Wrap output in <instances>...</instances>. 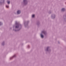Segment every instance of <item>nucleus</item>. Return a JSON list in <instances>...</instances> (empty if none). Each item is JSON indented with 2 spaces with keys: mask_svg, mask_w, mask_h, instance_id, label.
<instances>
[{
  "mask_svg": "<svg viewBox=\"0 0 66 66\" xmlns=\"http://www.w3.org/2000/svg\"><path fill=\"white\" fill-rule=\"evenodd\" d=\"M19 27V25L18 24H16V26L15 28H18Z\"/></svg>",
  "mask_w": 66,
  "mask_h": 66,
  "instance_id": "nucleus-2",
  "label": "nucleus"
},
{
  "mask_svg": "<svg viewBox=\"0 0 66 66\" xmlns=\"http://www.w3.org/2000/svg\"><path fill=\"white\" fill-rule=\"evenodd\" d=\"M48 48H49V47H47V51H48Z\"/></svg>",
  "mask_w": 66,
  "mask_h": 66,
  "instance_id": "nucleus-10",
  "label": "nucleus"
},
{
  "mask_svg": "<svg viewBox=\"0 0 66 66\" xmlns=\"http://www.w3.org/2000/svg\"><path fill=\"white\" fill-rule=\"evenodd\" d=\"M65 9H64V8H63L62 9V11H65Z\"/></svg>",
  "mask_w": 66,
  "mask_h": 66,
  "instance_id": "nucleus-4",
  "label": "nucleus"
},
{
  "mask_svg": "<svg viewBox=\"0 0 66 66\" xmlns=\"http://www.w3.org/2000/svg\"><path fill=\"white\" fill-rule=\"evenodd\" d=\"M6 7H7V8H8L9 7V6L6 5Z\"/></svg>",
  "mask_w": 66,
  "mask_h": 66,
  "instance_id": "nucleus-9",
  "label": "nucleus"
},
{
  "mask_svg": "<svg viewBox=\"0 0 66 66\" xmlns=\"http://www.w3.org/2000/svg\"><path fill=\"white\" fill-rule=\"evenodd\" d=\"M2 23H1V22H0V26L1 25V24Z\"/></svg>",
  "mask_w": 66,
  "mask_h": 66,
  "instance_id": "nucleus-12",
  "label": "nucleus"
},
{
  "mask_svg": "<svg viewBox=\"0 0 66 66\" xmlns=\"http://www.w3.org/2000/svg\"><path fill=\"white\" fill-rule=\"evenodd\" d=\"M32 17H34V16H35V15L34 14L32 16Z\"/></svg>",
  "mask_w": 66,
  "mask_h": 66,
  "instance_id": "nucleus-7",
  "label": "nucleus"
},
{
  "mask_svg": "<svg viewBox=\"0 0 66 66\" xmlns=\"http://www.w3.org/2000/svg\"><path fill=\"white\" fill-rule=\"evenodd\" d=\"M3 44H4V43H3L2 44V45H3Z\"/></svg>",
  "mask_w": 66,
  "mask_h": 66,
  "instance_id": "nucleus-11",
  "label": "nucleus"
},
{
  "mask_svg": "<svg viewBox=\"0 0 66 66\" xmlns=\"http://www.w3.org/2000/svg\"><path fill=\"white\" fill-rule=\"evenodd\" d=\"M15 55H14L13 56V57H15Z\"/></svg>",
  "mask_w": 66,
  "mask_h": 66,
  "instance_id": "nucleus-13",
  "label": "nucleus"
},
{
  "mask_svg": "<svg viewBox=\"0 0 66 66\" xmlns=\"http://www.w3.org/2000/svg\"><path fill=\"white\" fill-rule=\"evenodd\" d=\"M21 12L20 11H18L17 12V13L18 14H19L21 13Z\"/></svg>",
  "mask_w": 66,
  "mask_h": 66,
  "instance_id": "nucleus-1",
  "label": "nucleus"
},
{
  "mask_svg": "<svg viewBox=\"0 0 66 66\" xmlns=\"http://www.w3.org/2000/svg\"><path fill=\"white\" fill-rule=\"evenodd\" d=\"M41 37H42V38H43V37H44V36H43V35H42V34H41L40 35Z\"/></svg>",
  "mask_w": 66,
  "mask_h": 66,
  "instance_id": "nucleus-3",
  "label": "nucleus"
},
{
  "mask_svg": "<svg viewBox=\"0 0 66 66\" xmlns=\"http://www.w3.org/2000/svg\"><path fill=\"white\" fill-rule=\"evenodd\" d=\"M23 2L24 3H25V2H26L27 0H23Z\"/></svg>",
  "mask_w": 66,
  "mask_h": 66,
  "instance_id": "nucleus-5",
  "label": "nucleus"
},
{
  "mask_svg": "<svg viewBox=\"0 0 66 66\" xmlns=\"http://www.w3.org/2000/svg\"><path fill=\"white\" fill-rule=\"evenodd\" d=\"M15 31H16V30H15Z\"/></svg>",
  "mask_w": 66,
  "mask_h": 66,
  "instance_id": "nucleus-14",
  "label": "nucleus"
},
{
  "mask_svg": "<svg viewBox=\"0 0 66 66\" xmlns=\"http://www.w3.org/2000/svg\"><path fill=\"white\" fill-rule=\"evenodd\" d=\"M42 33H44V34H45V32L44 31H42Z\"/></svg>",
  "mask_w": 66,
  "mask_h": 66,
  "instance_id": "nucleus-6",
  "label": "nucleus"
},
{
  "mask_svg": "<svg viewBox=\"0 0 66 66\" xmlns=\"http://www.w3.org/2000/svg\"><path fill=\"white\" fill-rule=\"evenodd\" d=\"M10 1H9L7 2V3L8 4H10Z\"/></svg>",
  "mask_w": 66,
  "mask_h": 66,
  "instance_id": "nucleus-8",
  "label": "nucleus"
}]
</instances>
